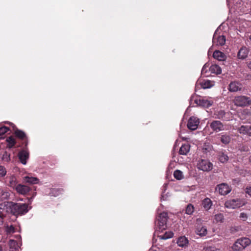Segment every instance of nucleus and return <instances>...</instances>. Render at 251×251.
I'll return each mask as SVG.
<instances>
[{"instance_id": "f257e3e1", "label": "nucleus", "mask_w": 251, "mask_h": 251, "mask_svg": "<svg viewBox=\"0 0 251 251\" xmlns=\"http://www.w3.org/2000/svg\"><path fill=\"white\" fill-rule=\"evenodd\" d=\"M8 207L11 212L14 215H24L29 210L28 205L25 203H12Z\"/></svg>"}, {"instance_id": "f03ea898", "label": "nucleus", "mask_w": 251, "mask_h": 251, "mask_svg": "<svg viewBox=\"0 0 251 251\" xmlns=\"http://www.w3.org/2000/svg\"><path fill=\"white\" fill-rule=\"evenodd\" d=\"M168 215L166 212H162L159 214L157 217V220L155 224L156 233L158 232H162L163 230L167 228V221Z\"/></svg>"}, {"instance_id": "7ed1b4c3", "label": "nucleus", "mask_w": 251, "mask_h": 251, "mask_svg": "<svg viewBox=\"0 0 251 251\" xmlns=\"http://www.w3.org/2000/svg\"><path fill=\"white\" fill-rule=\"evenodd\" d=\"M233 102L237 106L245 107L251 104V99L245 96L235 97Z\"/></svg>"}, {"instance_id": "20e7f679", "label": "nucleus", "mask_w": 251, "mask_h": 251, "mask_svg": "<svg viewBox=\"0 0 251 251\" xmlns=\"http://www.w3.org/2000/svg\"><path fill=\"white\" fill-rule=\"evenodd\" d=\"M244 204V201L238 199L228 200L225 203V207L231 209L239 208Z\"/></svg>"}, {"instance_id": "39448f33", "label": "nucleus", "mask_w": 251, "mask_h": 251, "mask_svg": "<svg viewBox=\"0 0 251 251\" xmlns=\"http://www.w3.org/2000/svg\"><path fill=\"white\" fill-rule=\"evenodd\" d=\"M198 168L203 171H209L212 169L213 165L207 160L201 159L197 164Z\"/></svg>"}, {"instance_id": "423d86ee", "label": "nucleus", "mask_w": 251, "mask_h": 251, "mask_svg": "<svg viewBox=\"0 0 251 251\" xmlns=\"http://www.w3.org/2000/svg\"><path fill=\"white\" fill-rule=\"evenodd\" d=\"M216 30L213 37V43L216 46H223L225 44L226 37L223 35H220Z\"/></svg>"}, {"instance_id": "0eeeda50", "label": "nucleus", "mask_w": 251, "mask_h": 251, "mask_svg": "<svg viewBox=\"0 0 251 251\" xmlns=\"http://www.w3.org/2000/svg\"><path fill=\"white\" fill-rule=\"evenodd\" d=\"M199 123V119L193 116L189 118L187 123V127L191 130H195L198 128Z\"/></svg>"}, {"instance_id": "6e6552de", "label": "nucleus", "mask_w": 251, "mask_h": 251, "mask_svg": "<svg viewBox=\"0 0 251 251\" xmlns=\"http://www.w3.org/2000/svg\"><path fill=\"white\" fill-rule=\"evenodd\" d=\"M216 190L222 195H226L231 191V189L229 187L228 185L224 183L217 185Z\"/></svg>"}, {"instance_id": "1a4fd4ad", "label": "nucleus", "mask_w": 251, "mask_h": 251, "mask_svg": "<svg viewBox=\"0 0 251 251\" xmlns=\"http://www.w3.org/2000/svg\"><path fill=\"white\" fill-rule=\"evenodd\" d=\"M211 128L215 132H219L224 129L223 123L220 121H213L210 124Z\"/></svg>"}, {"instance_id": "9d476101", "label": "nucleus", "mask_w": 251, "mask_h": 251, "mask_svg": "<svg viewBox=\"0 0 251 251\" xmlns=\"http://www.w3.org/2000/svg\"><path fill=\"white\" fill-rule=\"evenodd\" d=\"M15 190L18 193L21 195H25L31 190V189L29 187L26 185L18 184Z\"/></svg>"}, {"instance_id": "9b49d317", "label": "nucleus", "mask_w": 251, "mask_h": 251, "mask_svg": "<svg viewBox=\"0 0 251 251\" xmlns=\"http://www.w3.org/2000/svg\"><path fill=\"white\" fill-rule=\"evenodd\" d=\"M195 102L198 105L204 107H208L212 105L213 103L212 101L204 98L196 99Z\"/></svg>"}, {"instance_id": "f8f14e48", "label": "nucleus", "mask_w": 251, "mask_h": 251, "mask_svg": "<svg viewBox=\"0 0 251 251\" xmlns=\"http://www.w3.org/2000/svg\"><path fill=\"white\" fill-rule=\"evenodd\" d=\"M19 158L21 162L25 165L26 164V160L29 157V153L25 150H22L18 154Z\"/></svg>"}, {"instance_id": "ddd939ff", "label": "nucleus", "mask_w": 251, "mask_h": 251, "mask_svg": "<svg viewBox=\"0 0 251 251\" xmlns=\"http://www.w3.org/2000/svg\"><path fill=\"white\" fill-rule=\"evenodd\" d=\"M195 232L201 237L204 236L207 233V227L205 226H197Z\"/></svg>"}, {"instance_id": "4468645a", "label": "nucleus", "mask_w": 251, "mask_h": 251, "mask_svg": "<svg viewBox=\"0 0 251 251\" xmlns=\"http://www.w3.org/2000/svg\"><path fill=\"white\" fill-rule=\"evenodd\" d=\"M241 85L237 82H231L229 85L228 90L230 92H237L241 89Z\"/></svg>"}, {"instance_id": "2eb2a0df", "label": "nucleus", "mask_w": 251, "mask_h": 251, "mask_svg": "<svg viewBox=\"0 0 251 251\" xmlns=\"http://www.w3.org/2000/svg\"><path fill=\"white\" fill-rule=\"evenodd\" d=\"M188 240L185 236H181L178 238L177 244L180 247H186L188 245Z\"/></svg>"}, {"instance_id": "dca6fc26", "label": "nucleus", "mask_w": 251, "mask_h": 251, "mask_svg": "<svg viewBox=\"0 0 251 251\" xmlns=\"http://www.w3.org/2000/svg\"><path fill=\"white\" fill-rule=\"evenodd\" d=\"M248 53V49L246 47H242L238 51V57L240 59H243L247 57Z\"/></svg>"}, {"instance_id": "f3484780", "label": "nucleus", "mask_w": 251, "mask_h": 251, "mask_svg": "<svg viewBox=\"0 0 251 251\" xmlns=\"http://www.w3.org/2000/svg\"><path fill=\"white\" fill-rule=\"evenodd\" d=\"M238 242L240 243V245H241V248L243 250L247 246H249L251 243V240L248 238H241L238 239Z\"/></svg>"}, {"instance_id": "a211bd4d", "label": "nucleus", "mask_w": 251, "mask_h": 251, "mask_svg": "<svg viewBox=\"0 0 251 251\" xmlns=\"http://www.w3.org/2000/svg\"><path fill=\"white\" fill-rule=\"evenodd\" d=\"M24 180L26 183L31 184H38L39 182V180L38 178L29 176H25Z\"/></svg>"}, {"instance_id": "6ab92c4d", "label": "nucleus", "mask_w": 251, "mask_h": 251, "mask_svg": "<svg viewBox=\"0 0 251 251\" xmlns=\"http://www.w3.org/2000/svg\"><path fill=\"white\" fill-rule=\"evenodd\" d=\"M231 136L229 134L225 133L221 135L220 137V141L224 144H228L230 143Z\"/></svg>"}, {"instance_id": "aec40b11", "label": "nucleus", "mask_w": 251, "mask_h": 251, "mask_svg": "<svg viewBox=\"0 0 251 251\" xmlns=\"http://www.w3.org/2000/svg\"><path fill=\"white\" fill-rule=\"evenodd\" d=\"M7 185L9 187L15 189L17 186V180L16 176H9Z\"/></svg>"}, {"instance_id": "412c9836", "label": "nucleus", "mask_w": 251, "mask_h": 251, "mask_svg": "<svg viewBox=\"0 0 251 251\" xmlns=\"http://www.w3.org/2000/svg\"><path fill=\"white\" fill-rule=\"evenodd\" d=\"M10 196V193L7 190L0 188V200H7Z\"/></svg>"}, {"instance_id": "4be33fe9", "label": "nucleus", "mask_w": 251, "mask_h": 251, "mask_svg": "<svg viewBox=\"0 0 251 251\" xmlns=\"http://www.w3.org/2000/svg\"><path fill=\"white\" fill-rule=\"evenodd\" d=\"M213 56L219 61H223L225 59V54L219 50H215L213 52Z\"/></svg>"}, {"instance_id": "5701e85b", "label": "nucleus", "mask_w": 251, "mask_h": 251, "mask_svg": "<svg viewBox=\"0 0 251 251\" xmlns=\"http://www.w3.org/2000/svg\"><path fill=\"white\" fill-rule=\"evenodd\" d=\"M190 146L188 144H184L180 147L179 153L181 155H186L190 151Z\"/></svg>"}, {"instance_id": "b1692460", "label": "nucleus", "mask_w": 251, "mask_h": 251, "mask_svg": "<svg viewBox=\"0 0 251 251\" xmlns=\"http://www.w3.org/2000/svg\"><path fill=\"white\" fill-rule=\"evenodd\" d=\"M7 208V204L2 203L0 204V225H2L3 223V219L5 216L4 208Z\"/></svg>"}, {"instance_id": "393cba45", "label": "nucleus", "mask_w": 251, "mask_h": 251, "mask_svg": "<svg viewBox=\"0 0 251 251\" xmlns=\"http://www.w3.org/2000/svg\"><path fill=\"white\" fill-rule=\"evenodd\" d=\"M209 71L211 73L217 75L220 74L222 73V69L218 65L214 64L209 67Z\"/></svg>"}, {"instance_id": "a878e982", "label": "nucleus", "mask_w": 251, "mask_h": 251, "mask_svg": "<svg viewBox=\"0 0 251 251\" xmlns=\"http://www.w3.org/2000/svg\"><path fill=\"white\" fill-rule=\"evenodd\" d=\"M202 204L203 208L206 210H208L211 208L212 203L210 199L209 198H206L202 201Z\"/></svg>"}, {"instance_id": "bb28decb", "label": "nucleus", "mask_w": 251, "mask_h": 251, "mask_svg": "<svg viewBox=\"0 0 251 251\" xmlns=\"http://www.w3.org/2000/svg\"><path fill=\"white\" fill-rule=\"evenodd\" d=\"M174 233L171 231L166 232L162 235H158V237L160 240H166L173 237Z\"/></svg>"}, {"instance_id": "cd10ccee", "label": "nucleus", "mask_w": 251, "mask_h": 251, "mask_svg": "<svg viewBox=\"0 0 251 251\" xmlns=\"http://www.w3.org/2000/svg\"><path fill=\"white\" fill-rule=\"evenodd\" d=\"M218 156L220 161L223 163L226 162L229 159L228 156L224 152H219Z\"/></svg>"}, {"instance_id": "c85d7f7f", "label": "nucleus", "mask_w": 251, "mask_h": 251, "mask_svg": "<svg viewBox=\"0 0 251 251\" xmlns=\"http://www.w3.org/2000/svg\"><path fill=\"white\" fill-rule=\"evenodd\" d=\"M251 130V126H242L238 129V131L242 134H249V130Z\"/></svg>"}, {"instance_id": "c756f323", "label": "nucleus", "mask_w": 251, "mask_h": 251, "mask_svg": "<svg viewBox=\"0 0 251 251\" xmlns=\"http://www.w3.org/2000/svg\"><path fill=\"white\" fill-rule=\"evenodd\" d=\"M15 134L18 138L22 140H24L25 139H26V135L25 133L22 130L16 129L15 131Z\"/></svg>"}, {"instance_id": "7c9ffc66", "label": "nucleus", "mask_w": 251, "mask_h": 251, "mask_svg": "<svg viewBox=\"0 0 251 251\" xmlns=\"http://www.w3.org/2000/svg\"><path fill=\"white\" fill-rule=\"evenodd\" d=\"M174 176L177 180H181L184 178L183 172L179 170H176L174 172Z\"/></svg>"}, {"instance_id": "2f4dec72", "label": "nucleus", "mask_w": 251, "mask_h": 251, "mask_svg": "<svg viewBox=\"0 0 251 251\" xmlns=\"http://www.w3.org/2000/svg\"><path fill=\"white\" fill-rule=\"evenodd\" d=\"M7 142V146L9 148H12L15 144L16 141L15 139L12 137H9L6 139Z\"/></svg>"}, {"instance_id": "473e14b6", "label": "nucleus", "mask_w": 251, "mask_h": 251, "mask_svg": "<svg viewBox=\"0 0 251 251\" xmlns=\"http://www.w3.org/2000/svg\"><path fill=\"white\" fill-rule=\"evenodd\" d=\"M226 114L225 112L223 110L217 111L215 113V118L219 119H223Z\"/></svg>"}, {"instance_id": "72a5a7b5", "label": "nucleus", "mask_w": 251, "mask_h": 251, "mask_svg": "<svg viewBox=\"0 0 251 251\" xmlns=\"http://www.w3.org/2000/svg\"><path fill=\"white\" fill-rule=\"evenodd\" d=\"M212 86L211 82L210 80H205L201 83V86L203 89L209 88Z\"/></svg>"}, {"instance_id": "f704fd0d", "label": "nucleus", "mask_w": 251, "mask_h": 251, "mask_svg": "<svg viewBox=\"0 0 251 251\" xmlns=\"http://www.w3.org/2000/svg\"><path fill=\"white\" fill-rule=\"evenodd\" d=\"M241 246L240 243L237 240L232 246V248L235 251H241L243 250L242 248H241Z\"/></svg>"}, {"instance_id": "c9c22d12", "label": "nucleus", "mask_w": 251, "mask_h": 251, "mask_svg": "<svg viewBox=\"0 0 251 251\" xmlns=\"http://www.w3.org/2000/svg\"><path fill=\"white\" fill-rule=\"evenodd\" d=\"M194 210V207L191 204L187 205L186 208V213L188 215H191Z\"/></svg>"}, {"instance_id": "e433bc0d", "label": "nucleus", "mask_w": 251, "mask_h": 251, "mask_svg": "<svg viewBox=\"0 0 251 251\" xmlns=\"http://www.w3.org/2000/svg\"><path fill=\"white\" fill-rule=\"evenodd\" d=\"M9 246L10 248L17 250L19 247V246L17 242L14 240H10L9 241Z\"/></svg>"}, {"instance_id": "4c0bfd02", "label": "nucleus", "mask_w": 251, "mask_h": 251, "mask_svg": "<svg viewBox=\"0 0 251 251\" xmlns=\"http://www.w3.org/2000/svg\"><path fill=\"white\" fill-rule=\"evenodd\" d=\"M6 230L8 234H11L15 232V228L12 225H11L10 226H6Z\"/></svg>"}, {"instance_id": "58836bf2", "label": "nucleus", "mask_w": 251, "mask_h": 251, "mask_svg": "<svg viewBox=\"0 0 251 251\" xmlns=\"http://www.w3.org/2000/svg\"><path fill=\"white\" fill-rule=\"evenodd\" d=\"M2 159L4 161H6V162L9 161L10 159V154L7 153L6 151L4 152V153H3V154L2 155Z\"/></svg>"}, {"instance_id": "ea45409f", "label": "nucleus", "mask_w": 251, "mask_h": 251, "mask_svg": "<svg viewBox=\"0 0 251 251\" xmlns=\"http://www.w3.org/2000/svg\"><path fill=\"white\" fill-rule=\"evenodd\" d=\"M215 220L217 222H222L224 219V216L221 213L215 215Z\"/></svg>"}, {"instance_id": "a19ab883", "label": "nucleus", "mask_w": 251, "mask_h": 251, "mask_svg": "<svg viewBox=\"0 0 251 251\" xmlns=\"http://www.w3.org/2000/svg\"><path fill=\"white\" fill-rule=\"evenodd\" d=\"M9 130V128L5 126L0 127V136L3 135Z\"/></svg>"}, {"instance_id": "79ce46f5", "label": "nucleus", "mask_w": 251, "mask_h": 251, "mask_svg": "<svg viewBox=\"0 0 251 251\" xmlns=\"http://www.w3.org/2000/svg\"><path fill=\"white\" fill-rule=\"evenodd\" d=\"M6 174V171L5 168L3 166H0V177L5 176Z\"/></svg>"}, {"instance_id": "37998d69", "label": "nucleus", "mask_w": 251, "mask_h": 251, "mask_svg": "<svg viewBox=\"0 0 251 251\" xmlns=\"http://www.w3.org/2000/svg\"><path fill=\"white\" fill-rule=\"evenodd\" d=\"M239 217L242 219V221H245L248 219V215L244 212H242L240 214Z\"/></svg>"}, {"instance_id": "c03bdc74", "label": "nucleus", "mask_w": 251, "mask_h": 251, "mask_svg": "<svg viewBox=\"0 0 251 251\" xmlns=\"http://www.w3.org/2000/svg\"><path fill=\"white\" fill-rule=\"evenodd\" d=\"M208 67V66L207 65V64H205L202 67L201 70V73L204 74L206 73L207 72V68Z\"/></svg>"}, {"instance_id": "a18cd8bd", "label": "nucleus", "mask_w": 251, "mask_h": 251, "mask_svg": "<svg viewBox=\"0 0 251 251\" xmlns=\"http://www.w3.org/2000/svg\"><path fill=\"white\" fill-rule=\"evenodd\" d=\"M203 221L201 218H198L196 220V224L197 225V226H201V224H202Z\"/></svg>"}, {"instance_id": "49530a36", "label": "nucleus", "mask_w": 251, "mask_h": 251, "mask_svg": "<svg viewBox=\"0 0 251 251\" xmlns=\"http://www.w3.org/2000/svg\"><path fill=\"white\" fill-rule=\"evenodd\" d=\"M205 251H214V248L212 247H207L205 249Z\"/></svg>"}, {"instance_id": "de8ad7c7", "label": "nucleus", "mask_w": 251, "mask_h": 251, "mask_svg": "<svg viewBox=\"0 0 251 251\" xmlns=\"http://www.w3.org/2000/svg\"><path fill=\"white\" fill-rule=\"evenodd\" d=\"M246 192L251 196V187L247 188Z\"/></svg>"}, {"instance_id": "09e8293b", "label": "nucleus", "mask_w": 251, "mask_h": 251, "mask_svg": "<svg viewBox=\"0 0 251 251\" xmlns=\"http://www.w3.org/2000/svg\"><path fill=\"white\" fill-rule=\"evenodd\" d=\"M35 195H36V194H33V196L29 199V201H31L33 199V197H34Z\"/></svg>"}, {"instance_id": "8fccbe9b", "label": "nucleus", "mask_w": 251, "mask_h": 251, "mask_svg": "<svg viewBox=\"0 0 251 251\" xmlns=\"http://www.w3.org/2000/svg\"><path fill=\"white\" fill-rule=\"evenodd\" d=\"M35 195H36V194H33V196L29 199V201H31L33 199V197H34Z\"/></svg>"}, {"instance_id": "3c124183", "label": "nucleus", "mask_w": 251, "mask_h": 251, "mask_svg": "<svg viewBox=\"0 0 251 251\" xmlns=\"http://www.w3.org/2000/svg\"><path fill=\"white\" fill-rule=\"evenodd\" d=\"M248 67L250 69H251V62L249 63Z\"/></svg>"}, {"instance_id": "603ef678", "label": "nucleus", "mask_w": 251, "mask_h": 251, "mask_svg": "<svg viewBox=\"0 0 251 251\" xmlns=\"http://www.w3.org/2000/svg\"><path fill=\"white\" fill-rule=\"evenodd\" d=\"M149 251H155V250H153V249H150L149 250Z\"/></svg>"}, {"instance_id": "864d4df0", "label": "nucleus", "mask_w": 251, "mask_h": 251, "mask_svg": "<svg viewBox=\"0 0 251 251\" xmlns=\"http://www.w3.org/2000/svg\"><path fill=\"white\" fill-rule=\"evenodd\" d=\"M8 123L10 124L11 126H12L13 127L14 126V125L12 123H11L10 122H9Z\"/></svg>"}, {"instance_id": "5fc2aeb1", "label": "nucleus", "mask_w": 251, "mask_h": 251, "mask_svg": "<svg viewBox=\"0 0 251 251\" xmlns=\"http://www.w3.org/2000/svg\"><path fill=\"white\" fill-rule=\"evenodd\" d=\"M249 161L251 163V156L249 158Z\"/></svg>"}, {"instance_id": "6e6d98bb", "label": "nucleus", "mask_w": 251, "mask_h": 251, "mask_svg": "<svg viewBox=\"0 0 251 251\" xmlns=\"http://www.w3.org/2000/svg\"><path fill=\"white\" fill-rule=\"evenodd\" d=\"M0 251H2V248L0 246Z\"/></svg>"}, {"instance_id": "4d7b16f0", "label": "nucleus", "mask_w": 251, "mask_h": 251, "mask_svg": "<svg viewBox=\"0 0 251 251\" xmlns=\"http://www.w3.org/2000/svg\"><path fill=\"white\" fill-rule=\"evenodd\" d=\"M243 112L244 113H246V110H243Z\"/></svg>"}]
</instances>
